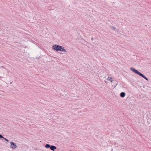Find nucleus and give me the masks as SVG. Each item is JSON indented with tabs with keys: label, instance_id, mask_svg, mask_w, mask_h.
<instances>
[{
	"label": "nucleus",
	"instance_id": "11",
	"mask_svg": "<svg viewBox=\"0 0 151 151\" xmlns=\"http://www.w3.org/2000/svg\"><path fill=\"white\" fill-rule=\"evenodd\" d=\"M45 147L46 148H47V144L45 145Z\"/></svg>",
	"mask_w": 151,
	"mask_h": 151
},
{
	"label": "nucleus",
	"instance_id": "3",
	"mask_svg": "<svg viewBox=\"0 0 151 151\" xmlns=\"http://www.w3.org/2000/svg\"><path fill=\"white\" fill-rule=\"evenodd\" d=\"M48 148H50L51 150L54 151L55 149L57 148L56 147L53 145L51 146L50 145L48 144Z\"/></svg>",
	"mask_w": 151,
	"mask_h": 151
},
{
	"label": "nucleus",
	"instance_id": "4",
	"mask_svg": "<svg viewBox=\"0 0 151 151\" xmlns=\"http://www.w3.org/2000/svg\"><path fill=\"white\" fill-rule=\"evenodd\" d=\"M10 144L11 145V148L12 149H15L17 148V146L13 142H10Z\"/></svg>",
	"mask_w": 151,
	"mask_h": 151
},
{
	"label": "nucleus",
	"instance_id": "12",
	"mask_svg": "<svg viewBox=\"0 0 151 151\" xmlns=\"http://www.w3.org/2000/svg\"><path fill=\"white\" fill-rule=\"evenodd\" d=\"M91 39L92 40H93V38H91Z\"/></svg>",
	"mask_w": 151,
	"mask_h": 151
},
{
	"label": "nucleus",
	"instance_id": "7",
	"mask_svg": "<svg viewBox=\"0 0 151 151\" xmlns=\"http://www.w3.org/2000/svg\"><path fill=\"white\" fill-rule=\"evenodd\" d=\"M107 80L108 81H110L111 82H112L113 81V78L111 77H108Z\"/></svg>",
	"mask_w": 151,
	"mask_h": 151
},
{
	"label": "nucleus",
	"instance_id": "5",
	"mask_svg": "<svg viewBox=\"0 0 151 151\" xmlns=\"http://www.w3.org/2000/svg\"><path fill=\"white\" fill-rule=\"evenodd\" d=\"M125 95L126 93L125 92H122L120 93V95L121 97L123 98L124 97V96H125Z\"/></svg>",
	"mask_w": 151,
	"mask_h": 151
},
{
	"label": "nucleus",
	"instance_id": "9",
	"mask_svg": "<svg viewBox=\"0 0 151 151\" xmlns=\"http://www.w3.org/2000/svg\"><path fill=\"white\" fill-rule=\"evenodd\" d=\"M4 139L5 140V141H7V142H9V140L8 139H6V138H4Z\"/></svg>",
	"mask_w": 151,
	"mask_h": 151
},
{
	"label": "nucleus",
	"instance_id": "2",
	"mask_svg": "<svg viewBox=\"0 0 151 151\" xmlns=\"http://www.w3.org/2000/svg\"><path fill=\"white\" fill-rule=\"evenodd\" d=\"M62 48V46L58 45H55L52 46V49L54 50L57 51H60L61 49Z\"/></svg>",
	"mask_w": 151,
	"mask_h": 151
},
{
	"label": "nucleus",
	"instance_id": "8",
	"mask_svg": "<svg viewBox=\"0 0 151 151\" xmlns=\"http://www.w3.org/2000/svg\"><path fill=\"white\" fill-rule=\"evenodd\" d=\"M111 29H113L114 30H115L116 29V28L114 27H111Z\"/></svg>",
	"mask_w": 151,
	"mask_h": 151
},
{
	"label": "nucleus",
	"instance_id": "14",
	"mask_svg": "<svg viewBox=\"0 0 151 151\" xmlns=\"http://www.w3.org/2000/svg\"><path fill=\"white\" fill-rule=\"evenodd\" d=\"M10 84H12V82H10Z\"/></svg>",
	"mask_w": 151,
	"mask_h": 151
},
{
	"label": "nucleus",
	"instance_id": "6",
	"mask_svg": "<svg viewBox=\"0 0 151 151\" xmlns=\"http://www.w3.org/2000/svg\"><path fill=\"white\" fill-rule=\"evenodd\" d=\"M60 51L64 52H67L66 50L65 49H64L63 47L62 46V48L61 49V50H60Z\"/></svg>",
	"mask_w": 151,
	"mask_h": 151
},
{
	"label": "nucleus",
	"instance_id": "13",
	"mask_svg": "<svg viewBox=\"0 0 151 151\" xmlns=\"http://www.w3.org/2000/svg\"><path fill=\"white\" fill-rule=\"evenodd\" d=\"M1 68H4V66H2L1 67Z\"/></svg>",
	"mask_w": 151,
	"mask_h": 151
},
{
	"label": "nucleus",
	"instance_id": "1",
	"mask_svg": "<svg viewBox=\"0 0 151 151\" xmlns=\"http://www.w3.org/2000/svg\"><path fill=\"white\" fill-rule=\"evenodd\" d=\"M130 70L135 73L141 76H142V77L145 79L146 80L148 81V79L146 78L144 75L142 74L141 73L138 71L137 70L135 69L134 68L132 67H131L130 68Z\"/></svg>",
	"mask_w": 151,
	"mask_h": 151
},
{
	"label": "nucleus",
	"instance_id": "10",
	"mask_svg": "<svg viewBox=\"0 0 151 151\" xmlns=\"http://www.w3.org/2000/svg\"><path fill=\"white\" fill-rule=\"evenodd\" d=\"M0 138H3V139L4 138V137H3L1 134H0Z\"/></svg>",
	"mask_w": 151,
	"mask_h": 151
}]
</instances>
